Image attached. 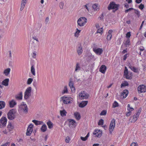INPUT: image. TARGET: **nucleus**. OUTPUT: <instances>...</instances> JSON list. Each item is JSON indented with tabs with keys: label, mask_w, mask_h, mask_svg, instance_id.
<instances>
[{
	"label": "nucleus",
	"mask_w": 146,
	"mask_h": 146,
	"mask_svg": "<svg viewBox=\"0 0 146 146\" xmlns=\"http://www.w3.org/2000/svg\"><path fill=\"white\" fill-rule=\"evenodd\" d=\"M21 108L23 111L25 113H27L28 112V108L27 105L26 104H23L21 106Z\"/></svg>",
	"instance_id": "aec40b11"
},
{
	"label": "nucleus",
	"mask_w": 146,
	"mask_h": 146,
	"mask_svg": "<svg viewBox=\"0 0 146 146\" xmlns=\"http://www.w3.org/2000/svg\"><path fill=\"white\" fill-rule=\"evenodd\" d=\"M144 7V5H143L142 4H141L139 7V8L141 10L143 9Z\"/></svg>",
	"instance_id": "603ef678"
},
{
	"label": "nucleus",
	"mask_w": 146,
	"mask_h": 146,
	"mask_svg": "<svg viewBox=\"0 0 146 146\" xmlns=\"http://www.w3.org/2000/svg\"><path fill=\"white\" fill-rule=\"evenodd\" d=\"M103 31V28L102 27L100 29H99L97 30V33H102Z\"/></svg>",
	"instance_id": "37998d69"
},
{
	"label": "nucleus",
	"mask_w": 146,
	"mask_h": 146,
	"mask_svg": "<svg viewBox=\"0 0 146 146\" xmlns=\"http://www.w3.org/2000/svg\"><path fill=\"white\" fill-rule=\"evenodd\" d=\"M45 23L46 25H48L50 23V21L49 20V18L48 17H46L45 20Z\"/></svg>",
	"instance_id": "e433bc0d"
},
{
	"label": "nucleus",
	"mask_w": 146,
	"mask_h": 146,
	"mask_svg": "<svg viewBox=\"0 0 146 146\" xmlns=\"http://www.w3.org/2000/svg\"><path fill=\"white\" fill-rule=\"evenodd\" d=\"M124 44L126 47H127V45L130 44V41L129 39H127V40L124 43Z\"/></svg>",
	"instance_id": "ea45409f"
},
{
	"label": "nucleus",
	"mask_w": 146,
	"mask_h": 146,
	"mask_svg": "<svg viewBox=\"0 0 146 146\" xmlns=\"http://www.w3.org/2000/svg\"><path fill=\"white\" fill-rule=\"evenodd\" d=\"M115 125V120L114 119H112L111 121V123L110 124L109 127V131L110 133L111 134L114 129Z\"/></svg>",
	"instance_id": "423d86ee"
},
{
	"label": "nucleus",
	"mask_w": 146,
	"mask_h": 146,
	"mask_svg": "<svg viewBox=\"0 0 146 146\" xmlns=\"http://www.w3.org/2000/svg\"><path fill=\"white\" fill-rule=\"evenodd\" d=\"M17 104L16 102L14 100H12L9 102V105L11 108H13Z\"/></svg>",
	"instance_id": "a878e982"
},
{
	"label": "nucleus",
	"mask_w": 146,
	"mask_h": 146,
	"mask_svg": "<svg viewBox=\"0 0 146 146\" xmlns=\"http://www.w3.org/2000/svg\"><path fill=\"white\" fill-rule=\"evenodd\" d=\"M106 69V67L105 65H102L100 68L99 71L102 73L104 74L105 72Z\"/></svg>",
	"instance_id": "6ab92c4d"
},
{
	"label": "nucleus",
	"mask_w": 146,
	"mask_h": 146,
	"mask_svg": "<svg viewBox=\"0 0 146 146\" xmlns=\"http://www.w3.org/2000/svg\"><path fill=\"white\" fill-rule=\"evenodd\" d=\"M47 124L49 128L50 129L52 128L53 126V123L50 121H49L47 123Z\"/></svg>",
	"instance_id": "473e14b6"
},
{
	"label": "nucleus",
	"mask_w": 146,
	"mask_h": 146,
	"mask_svg": "<svg viewBox=\"0 0 146 146\" xmlns=\"http://www.w3.org/2000/svg\"><path fill=\"white\" fill-rule=\"evenodd\" d=\"M9 81V80L8 78H6L2 81V84L5 86H7L8 85Z\"/></svg>",
	"instance_id": "5701e85b"
},
{
	"label": "nucleus",
	"mask_w": 146,
	"mask_h": 146,
	"mask_svg": "<svg viewBox=\"0 0 146 146\" xmlns=\"http://www.w3.org/2000/svg\"><path fill=\"white\" fill-rule=\"evenodd\" d=\"M82 48L81 43L78 45V48L77 49V51L78 55H80L83 52Z\"/></svg>",
	"instance_id": "4468645a"
},
{
	"label": "nucleus",
	"mask_w": 146,
	"mask_h": 146,
	"mask_svg": "<svg viewBox=\"0 0 146 146\" xmlns=\"http://www.w3.org/2000/svg\"><path fill=\"white\" fill-rule=\"evenodd\" d=\"M33 79L32 78H29L27 80V84H31L32 81H33Z\"/></svg>",
	"instance_id": "79ce46f5"
},
{
	"label": "nucleus",
	"mask_w": 146,
	"mask_h": 146,
	"mask_svg": "<svg viewBox=\"0 0 146 146\" xmlns=\"http://www.w3.org/2000/svg\"><path fill=\"white\" fill-rule=\"evenodd\" d=\"M6 0H0V3L1 4H3L4 2H6Z\"/></svg>",
	"instance_id": "69168bd1"
},
{
	"label": "nucleus",
	"mask_w": 146,
	"mask_h": 146,
	"mask_svg": "<svg viewBox=\"0 0 146 146\" xmlns=\"http://www.w3.org/2000/svg\"><path fill=\"white\" fill-rule=\"evenodd\" d=\"M80 138L83 141H86L87 139L86 137H81Z\"/></svg>",
	"instance_id": "052dcab7"
},
{
	"label": "nucleus",
	"mask_w": 146,
	"mask_h": 146,
	"mask_svg": "<svg viewBox=\"0 0 146 146\" xmlns=\"http://www.w3.org/2000/svg\"><path fill=\"white\" fill-rule=\"evenodd\" d=\"M129 85L127 81H125L124 82L122 83L121 85V87L122 88L124 86H125Z\"/></svg>",
	"instance_id": "c9c22d12"
},
{
	"label": "nucleus",
	"mask_w": 146,
	"mask_h": 146,
	"mask_svg": "<svg viewBox=\"0 0 146 146\" xmlns=\"http://www.w3.org/2000/svg\"><path fill=\"white\" fill-rule=\"evenodd\" d=\"M61 98L63 100V103L65 104H70L72 102V99L70 97L64 96Z\"/></svg>",
	"instance_id": "7ed1b4c3"
},
{
	"label": "nucleus",
	"mask_w": 146,
	"mask_h": 146,
	"mask_svg": "<svg viewBox=\"0 0 146 146\" xmlns=\"http://www.w3.org/2000/svg\"><path fill=\"white\" fill-rule=\"evenodd\" d=\"M7 127L10 131H11L12 129L13 128V126L11 123L9 124Z\"/></svg>",
	"instance_id": "4c0bfd02"
},
{
	"label": "nucleus",
	"mask_w": 146,
	"mask_h": 146,
	"mask_svg": "<svg viewBox=\"0 0 146 146\" xmlns=\"http://www.w3.org/2000/svg\"><path fill=\"white\" fill-rule=\"evenodd\" d=\"M5 106V103L3 101H0V109L4 108Z\"/></svg>",
	"instance_id": "7c9ffc66"
},
{
	"label": "nucleus",
	"mask_w": 146,
	"mask_h": 146,
	"mask_svg": "<svg viewBox=\"0 0 146 146\" xmlns=\"http://www.w3.org/2000/svg\"><path fill=\"white\" fill-rule=\"evenodd\" d=\"M0 122L3 126H5L7 122V119L5 117H3L0 119Z\"/></svg>",
	"instance_id": "dca6fc26"
},
{
	"label": "nucleus",
	"mask_w": 146,
	"mask_h": 146,
	"mask_svg": "<svg viewBox=\"0 0 146 146\" xmlns=\"http://www.w3.org/2000/svg\"><path fill=\"white\" fill-rule=\"evenodd\" d=\"M131 36V33L130 32H128L126 34V37L127 38H128V39H129V38Z\"/></svg>",
	"instance_id": "8fccbe9b"
},
{
	"label": "nucleus",
	"mask_w": 146,
	"mask_h": 146,
	"mask_svg": "<svg viewBox=\"0 0 146 146\" xmlns=\"http://www.w3.org/2000/svg\"><path fill=\"white\" fill-rule=\"evenodd\" d=\"M93 51L97 54L100 55L103 52V49L102 48H93Z\"/></svg>",
	"instance_id": "f8f14e48"
},
{
	"label": "nucleus",
	"mask_w": 146,
	"mask_h": 146,
	"mask_svg": "<svg viewBox=\"0 0 146 146\" xmlns=\"http://www.w3.org/2000/svg\"><path fill=\"white\" fill-rule=\"evenodd\" d=\"M119 6V5L116 4L114 2H112L110 3L108 8V10L115 9V10L116 11L118 9Z\"/></svg>",
	"instance_id": "39448f33"
},
{
	"label": "nucleus",
	"mask_w": 146,
	"mask_h": 146,
	"mask_svg": "<svg viewBox=\"0 0 146 146\" xmlns=\"http://www.w3.org/2000/svg\"><path fill=\"white\" fill-rule=\"evenodd\" d=\"M87 19L85 17H81L79 18L77 21L78 25L80 27H83L87 22Z\"/></svg>",
	"instance_id": "f03ea898"
},
{
	"label": "nucleus",
	"mask_w": 146,
	"mask_h": 146,
	"mask_svg": "<svg viewBox=\"0 0 146 146\" xmlns=\"http://www.w3.org/2000/svg\"><path fill=\"white\" fill-rule=\"evenodd\" d=\"M131 146H138V145L136 142H133L132 143Z\"/></svg>",
	"instance_id": "4d7b16f0"
},
{
	"label": "nucleus",
	"mask_w": 146,
	"mask_h": 146,
	"mask_svg": "<svg viewBox=\"0 0 146 146\" xmlns=\"http://www.w3.org/2000/svg\"><path fill=\"white\" fill-rule=\"evenodd\" d=\"M23 93L21 92L19 93L15 96V98L18 100H21L22 99Z\"/></svg>",
	"instance_id": "412c9836"
},
{
	"label": "nucleus",
	"mask_w": 146,
	"mask_h": 146,
	"mask_svg": "<svg viewBox=\"0 0 146 146\" xmlns=\"http://www.w3.org/2000/svg\"><path fill=\"white\" fill-rule=\"evenodd\" d=\"M131 111H129L126 113V115L127 116H129L131 115Z\"/></svg>",
	"instance_id": "bf43d9fd"
},
{
	"label": "nucleus",
	"mask_w": 146,
	"mask_h": 146,
	"mask_svg": "<svg viewBox=\"0 0 146 146\" xmlns=\"http://www.w3.org/2000/svg\"><path fill=\"white\" fill-rule=\"evenodd\" d=\"M128 93V91L127 90H124L121 94V97H123V98H125L127 96Z\"/></svg>",
	"instance_id": "2eb2a0df"
},
{
	"label": "nucleus",
	"mask_w": 146,
	"mask_h": 146,
	"mask_svg": "<svg viewBox=\"0 0 146 146\" xmlns=\"http://www.w3.org/2000/svg\"><path fill=\"white\" fill-rule=\"evenodd\" d=\"M33 39H31V40H34L35 41H38V39L36 36H34L32 37Z\"/></svg>",
	"instance_id": "3c124183"
},
{
	"label": "nucleus",
	"mask_w": 146,
	"mask_h": 146,
	"mask_svg": "<svg viewBox=\"0 0 146 146\" xmlns=\"http://www.w3.org/2000/svg\"><path fill=\"white\" fill-rule=\"evenodd\" d=\"M41 131L42 132H44L46 131L47 129V127L45 124L43 125L41 127L40 129Z\"/></svg>",
	"instance_id": "c85d7f7f"
},
{
	"label": "nucleus",
	"mask_w": 146,
	"mask_h": 146,
	"mask_svg": "<svg viewBox=\"0 0 146 146\" xmlns=\"http://www.w3.org/2000/svg\"><path fill=\"white\" fill-rule=\"evenodd\" d=\"M64 5V3L63 2H60L59 4V7L60 9H62L63 8Z\"/></svg>",
	"instance_id": "49530a36"
},
{
	"label": "nucleus",
	"mask_w": 146,
	"mask_h": 146,
	"mask_svg": "<svg viewBox=\"0 0 146 146\" xmlns=\"http://www.w3.org/2000/svg\"><path fill=\"white\" fill-rule=\"evenodd\" d=\"M68 92L67 86H64V90L62 92V94H64L66 93H67Z\"/></svg>",
	"instance_id": "f704fd0d"
},
{
	"label": "nucleus",
	"mask_w": 146,
	"mask_h": 146,
	"mask_svg": "<svg viewBox=\"0 0 146 146\" xmlns=\"http://www.w3.org/2000/svg\"><path fill=\"white\" fill-rule=\"evenodd\" d=\"M134 13L138 17H139L140 16V13L139 11L137 10L134 9Z\"/></svg>",
	"instance_id": "58836bf2"
},
{
	"label": "nucleus",
	"mask_w": 146,
	"mask_h": 146,
	"mask_svg": "<svg viewBox=\"0 0 146 146\" xmlns=\"http://www.w3.org/2000/svg\"><path fill=\"white\" fill-rule=\"evenodd\" d=\"M134 9L133 8H129V9L125 10V13H127L129 11H130L131 10H134Z\"/></svg>",
	"instance_id": "864d4df0"
},
{
	"label": "nucleus",
	"mask_w": 146,
	"mask_h": 146,
	"mask_svg": "<svg viewBox=\"0 0 146 146\" xmlns=\"http://www.w3.org/2000/svg\"><path fill=\"white\" fill-rule=\"evenodd\" d=\"M106 113V111L105 110H103L100 113L101 115H105Z\"/></svg>",
	"instance_id": "de8ad7c7"
},
{
	"label": "nucleus",
	"mask_w": 146,
	"mask_h": 146,
	"mask_svg": "<svg viewBox=\"0 0 146 146\" xmlns=\"http://www.w3.org/2000/svg\"><path fill=\"white\" fill-rule=\"evenodd\" d=\"M26 2L25 0H23V1H22L21 4V7L20 8V10L21 11H22L23 9H24L25 7V4L26 3Z\"/></svg>",
	"instance_id": "cd10ccee"
},
{
	"label": "nucleus",
	"mask_w": 146,
	"mask_h": 146,
	"mask_svg": "<svg viewBox=\"0 0 146 146\" xmlns=\"http://www.w3.org/2000/svg\"><path fill=\"white\" fill-rule=\"evenodd\" d=\"M39 41H34V40H31L29 45L30 46L33 48H35L38 45V43Z\"/></svg>",
	"instance_id": "1a4fd4ad"
},
{
	"label": "nucleus",
	"mask_w": 146,
	"mask_h": 146,
	"mask_svg": "<svg viewBox=\"0 0 146 146\" xmlns=\"http://www.w3.org/2000/svg\"><path fill=\"white\" fill-rule=\"evenodd\" d=\"M104 124V120L102 119H101L99 121L98 125H103Z\"/></svg>",
	"instance_id": "a18cd8bd"
},
{
	"label": "nucleus",
	"mask_w": 146,
	"mask_h": 146,
	"mask_svg": "<svg viewBox=\"0 0 146 146\" xmlns=\"http://www.w3.org/2000/svg\"><path fill=\"white\" fill-rule=\"evenodd\" d=\"M81 70V67L80 66V64L78 63H77L76 64V67L75 68L74 73L77 72Z\"/></svg>",
	"instance_id": "b1692460"
},
{
	"label": "nucleus",
	"mask_w": 146,
	"mask_h": 146,
	"mask_svg": "<svg viewBox=\"0 0 146 146\" xmlns=\"http://www.w3.org/2000/svg\"><path fill=\"white\" fill-rule=\"evenodd\" d=\"M127 110L129 111H133V110H134V109L133 108H130V107H129V108H128L127 109Z\"/></svg>",
	"instance_id": "e2e57ef3"
},
{
	"label": "nucleus",
	"mask_w": 146,
	"mask_h": 146,
	"mask_svg": "<svg viewBox=\"0 0 146 146\" xmlns=\"http://www.w3.org/2000/svg\"><path fill=\"white\" fill-rule=\"evenodd\" d=\"M137 90L139 93L145 92L146 91V87L143 85H140L137 88Z\"/></svg>",
	"instance_id": "6e6552de"
},
{
	"label": "nucleus",
	"mask_w": 146,
	"mask_h": 146,
	"mask_svg": "<svg viewBox=\"0 0 146 146\" xmlns=\"http://www.w3.org/2000/svg\"><path fill=\"white\" fill-rule=\"evenodd\" d=\"M33 125L32 124L29 125L26 132L27 135H30L31 133L33 131Z\"/></svg>",
	"instance_id": "9d476101"
},
{
	"label": "nucleus",
	"mask_w": 146,
	"mask_h": 146,
	"mask_svg": "<svg viewBox=\"0 0 146 146\" xmlns=\"http://www.w3.org/2000/svg\"><path fill=\"white\" fill-rule=\"evenodd\" d=\"M32 88L31 87H28L24 93V98L25 100L28 99L31 95Z\"/></svg>",
	"instance_id": "20e7f679"
},
{
	"label": "nucleus",
	"mask_w": 146,
	"mask_h": 146,
	"mask_svg": "<svg viewBox=\"0 0 146 146\" xmlns=\"http://www.w3.org/2000/svg\"><path fill=\"white\" fill-rule=\"evenodd\" d=\"M125 76L126 78L128 79H130V76L128 75V74H127V75H125Z\"/></svg>",
	"instance_id": "774afa93"
},
{
	"label": "nucleus",
	"mask_w": 146,
	"mask_h": 146,
	"mask_svg": "<svg viewBox=\"0 0 146 146\" xmlns=\"http://www.w3.org/2000/svg\"><path fill=\"white\" fill-rule=\"evenodd\" d=\"M69 86L70 87L71 91L72 92H74L75 91V88L74 86V83L72 81V79L70 78L69 83Z\"/></svg>",
	"instance_id": "9b49d317"
},
{
	"label": "nucleus",
	"mask_w": 146,
	"mask_h": 146,
	"mask_svg": "<svg viewBox=\"0 0 146 146\" xmlns=\"http://www.w3.org/2000/svg\"><path fill=\"white\" fill-rule=\"evenodd\" d=\"M74 115L75 118L77 120H78L80 119L81 116L79 113L78 112H75L74 113Z\"/></svg>",
	"instance_id": "393cba45"
},
{
	"label": "nucleus",
	"mask_w": 146,
	"mask_h": 146,
	"mask_svg": "<svg viewBox=\"0 0 146 146\" xmlns=\"http://www.w3.org/2000/svg\"><path fill=\"white\" fill-rule=\"evenodd\" d=\"M112 36V35L108 34L107 37V40H110L111 39Z\"/></svg>",
	"instance_id": "09e8293b"
},
{
	"label": "nucleus",
	"mask_w": 146,
	"mask_h": 146,
	"mask_svg": "<svg viewBox=\"0 0 146 146\" xmlns=\"http://www.w3.org/2000/svg\"><path fill=\"white\" fill-rule=\"evenodd\" d=\"M88 103L87 101H83L80 103L79 106L80 108H83L87 105Z\"/></svg>",
	"instance_id": "a211bd4d"
},
{
	"label": "nucleus",
	"mask_w": 146,
	"mask_h": 146,
	"mask_svg": "<svg viewBox=\"0 0 146 146\" xmlns=\"http://www.w3.org/2000/svg\"><path fill=\"white\" fill-rule=\"evenodd\" d=\"M102 132L100 130H96L93 133L94 135H96V136L97 137H100L101 136Z\"/></svg>",
	"instance_id": "f3484780"
},
{
	"label": "nucleus",
	"mask_w": 146,
	"mask_h": 146,
	"mask_svg": "<svg viewBox=\"0 0 146 146\" xmlns=\"http://www.w3.org/2000/svg\"><path fill=\"white\" fill-rule=\"evenodd\" d=\"M129 68L133 71L137 73L138 72V70L137 68H135L134 66H131V64H129L128 65Z\"/></svg>",
	"instance_id": "4be33fe9"
},
{
	"label": "nucleus",
	"mask_w": 146,
	"mask_h": 146,
	"mask_svg": "<svg viewBox=\"0 0 146 146\" xmlns=\"http://www.w3.org/2000/svg\"><path fill=\"white\" fill-rule=\"evenodd\" d=\"M112 32H113V31L112 30H109V31L108 33V34H109V35H112L111 33H112Z\"/></svg>",
	"instance_id": "338daca9"
},
{
	"label": "nucleus",
	"mask_w": 146,
	"mask_h": 146,
	"mask_svg": "<svg viewBox=\"0 0 146 146\" xmlns=\"http://www.w3.org/2000/svg\"><path fill=\"white\" fill-rule=\"evenodd\" d=\"M137 118L134 115L133 117V120L134 122H135L137 119Z\"/></svg>",
	"instance_id": "5fc2aeb1"
},
{
	"label": "nucleus",
	"mask_w": 146,
	"mask_h": 146,
	"mask_svg": "<svg viewBox=\"0 0 146 146\" xmlns=\"http://www.w3.org/2000/svg\"><path fill=\"white\" fill-rule=\"evenodd\" d=\"M31 72L32 74L34 75H35V70L33 66H32L31 68Z\"/></svg>",
	"instance_id": "72a5a7b5"
},
{
	"label": "nucleus",
	"mask_w": 146,
	"mask_h": 146,
	"mask_svg": "<svg viewBox=\"0 0 146 146\" xmlns=\"http://www.w3.org/2000/svg\"><path fill=\"white\" fill-rule=\"evenodd\" d=\"M119 106L118 103L116 101H114L113 104V107L115 108Z\"/></svg>",
	"instance_id": "a19ab883"
},
{
	"label": "nucleus",
	"mask_w": 146,
	"mask_h": 146,
	"mask_svg": "<svg viewBox=\"0 0 146 146\" xmlns=\"http://www.w3.org/2000/svg\"><path fill=\"white\" fill-rule=\"evenodd\" d=\"M32 122L35 123L36 125H41L43 123V122L42 121H38L35 120H33Z\"/></svg>",
	"instance_id": "bb28decb"
},
{
	"label": "nucleus",
	"mask_w": 146,
	"mask_h": 146,
	"mask_svg": "<svg viewBox=\"0 0 146 146\" xmlns=\"http://www.w3.org/2000/svg\"><path fill=\"white\" fill-rule=\"evenodd\" d=\"M79 96L81 99H86L88 98L89 94L83 91L79 94Z\"/></svg>",
	"instance_id": "0eeeda50"
},
{
	"label": "nucleus",
	"mask_w": 146,
	"mask_h": 146,
	"mask_svg": "<svg viewBox=\"0 0 146 146\" xmlns=\"http://www.w3.org/2000/svg\"><path fill=\"white\" fill-rule=\"evenodd\" d=\"M10 145V143L8 142H7L5 143L3 145L1 146H9Z\"/></svg>",
	"instance_id": "6e6d98bb"
},
{
	"label": "nucleus",
	"mask_w": 146,
	"mask_h": 146,
	"mask_svg": "<svg viewBox=\"0 0 146 146\" xmlns=\"http://www.w3.org/2000/svg\"><path fill=\"white\" fill-rule=\"evenodd\" d=\"M68 121L69 122V126L70 127H75L76 126V123L74 120L69 119Z\"/></svg>",
	"instance_id": "ddd939ff"
},
{
	"label": "nucleus",
	"mask_w": 146,
	"mask_h": 146,
	"mask_svg": "<svg viewBox=\"0 0 146 146\" xmlns=\"http://www.w3.org/2000/svg\"><path fill=\"white\" fill-rule=\"evenodd\" d=\"M92 7L94 10L97 11L98 9V6L97 4H94L93 5Z\"/></svg>",
	"instance_id": "c03bdc74"
},
{
	"label": "nucleus",
	"mask_w": 146,
	"mask_h": 146,
	"mask_svg": "<svg viewBox=\"0 0 146 146\" xmlns=\"http://www.w3.org/2000/svg\"><path fill=\"white\" fill-rule=\"evenodd\" d=\"M76 30L77 31L76 32L75 34H78L79 33H80L81 31L80 30H79L78 29H77V28L76 29Z\"/></svg>",
	"instance_id": "0e129e2a"
},
{
	"label": "nucleus",
	"mask_w": 146,
	"mask_h": 146,
	"mask_svg": "<svg viewBox=\"0 0 146 146\" xmlns=\"http://www.w3.org/2000/svg\"><path fill=\"white\" fill-rule=\"evenodd\" d=\"M16 110L15 109L10 110L7 113V117L11 120H13L15 117Z\"/></svg>",
	"instance_id": "f257e3e1"
},
{
	"label": "nucleus",
	"mask_w": 146,
	"mask_h": 146,
	"mask_svg": "<svg viewBox=\"0 0 146 146\" xmlns=\"http://www.w3.org/2000/svg\"><path fill=\"white\" fill-rule=\"evenodd\" d=\"M70 140L69 137H68L66 138L65 141L66 143H68L69 142Z\"/></svg>",
	"instance_id": "13d9d810"
},
{
	"label": "nucleus",
	"mask_w": 146,
	"mask_h": 146,
	"mask_svg": "<svg viewBox=\"0 0 146 146\" xmlns=\"http://www.w3.org/2000/svg\"><path fill=\"white\" fill-rule=\"evenodd\" d=\"M11 70L10 68H7V69L5 70L4 72V73L5 76H7L10 73Z\"/></svg>",
	"instance_id": "c756f323"
},
{
	"label": "nucleus",
	"mask_w": 146,
	"mask_h": 146,
	"mask_svg": "<svg viewBox=\"0 0 146 146\" xmlns=\"http://www.w3.org/2000/svg\"><path fill=\"white\" fill-rule=\"evenodd\" d=\"M3 33V31L2 30H0V38L1 37Z\"/></svg>",
	"instance_id": "680f3d73"
},
{
	"label": "nucleus",
	"mask_w": 146,
	"mask_h": 146,
	"mask_svg": "<svg viewBox=\"0 0 146 146\" xmlns=\"http://www.w3.org/2000/svg\"><path fill=\"white\" fill-rule=\"evenodd\" d=\"M60 115L62 117L66 116L67 113L64 110H63L62 111L60 110Z\"/></svg>",
	"instance_id": "2f4dec72"
}]
</instances>
